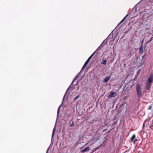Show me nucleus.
<instances>
[{
  "instance_id": "obj_1",
  "label": "nucleus",
  "mask_w": 153,
  "mask_h": 153,
  "mask_svg": "<svg viewBox=\"0 0 153 153\" xmlns=\"http://www.w3.org/2000/svg\"><path fill=\"white\" fill-rule=\"evenodd\" d=\"M137 5L136 4L134 7L132 9L131 11L126 16H125V19L126 17L129 15H131L132 16L131 18L137 16V14L136 13L137 12Z\"/></svg>"
},
{
  "instance_id": "obj_2",
  "label": "nucleus",
  "mask_w": 153,
  "mask_h": 153,
  "mask_svg": "<svg viewBox=\"0 0 153 153\" xmlns=\"http://www.w3.org/2000/svg\"><path fill=\"white\" fill-rule=\"evenodd\" d=\"M136 91L138 97L139 98L141 97L142 96L141 88L140 84H137L136 85Z\"/></svg>"
},
{
  "instance_id": "obj_3",
  "label": "nucleus",
  "mask_w": 153,
  "mask_h": 153,
  "mask_svg": "<svg viewBox=\"0 0 153 153\" xmlns=\"http://www.w3.org/2000/svg\"><path fill=\"white\" fill-rule=\"evenodd\" d=\"M132 86V85H131L129 88L128 87L126 90H125V93H127V94H125V95H128L130 93V91H132L131 88Z\"/></svg>"
},
{
  "instance_id": "obj_4",
  "label": "nucleus",
  "mask_w": 153,
  "mask_h": 153,
  "mask_svg": "<svg viewBox=\"0 0 153 153\" xmlns=\"http://www.w3.org/2000/svg\"><path fill=\"white\" fill-rule=\"evenodd\" d=\"M153 81V74H151L149 77L148 78V82L152 83Z\"/></svg>"
},
{
  "instance_id": "obj_5",
  "label": "nucleus",
  "mask_w": 153,
  "mask_h": 153,
  "mask_svg": "<svg viewBox=\"0 0 153 153\" xmlns=\"http://www.w3.org/2000/svg\"><path fill=\"white\" fill-rule=\"evenodd\" d=\"M136 137V135L135 134H134L131 139V141L134 143L136 141H137L138 140L136 139H135Z\"/></svg>"
},
{
  "instance_id": "obj_6",
  "label": "nucleus",
  "mask_w": 153,
  "mask_h": 153,
  "mask_svg": "<svg viewBox=\"0 0 153 153\" xmlns=\"http://www.w3.org/2000/svg\"><path fill=\"white\" fill-rule=\"evenodd\" d=\"M116 93L115 92L111 91L110 94L108 96V97L112 98V97H114L116 95Z\"/></svg>"
},
{
  "instance_id": "obj_7",
  "label": "nucleus",
  "mask_w": 153,
  "mask_h": 153,
  "mask_svg": "<svg viewBox=\"0 0 153 153\" xmlns=\"http://www.w3.org/2000/svg\"><path fill=\"white\" fill-rule=\"evenodd\" d=\"M90 149H90V148L88 146L87 147H86L83 150H82L81 151V152L82 153H83L85 152L89 151L90 150Z\"/></svg>"
},
{
  "instance_id": "obj_8",
  "label": "nucleus",
  "mask_w": 153,
  "mask_h": 153,
  "mask_svg": "<svg viewBox=\"0 0 153 153\" xmlns=\"http://www.w3.org/2000/svg\"><path fill=\"white\" fill-rule=\"evenodd\" d=\"M113 30L112 31V32L110 33V34L109 35L108 37L106 39H111L113 37Z\"/></svg>"
},
{
  "instance_id": "obj_9",
  "label": "nucleus",
  "mask_w": 153,
  "mask_h": 153,
  "mask_svg": "<svg viewBox=\"0 0 153 153\" xmlns=\"http://www.w3.org/2000/svg\"><path fill=\"white\" fill-rule=\"evenodd\" d=\"M151 85V83L147 82L146 83V88L147 90H149Z\"/></svg>"
},
{
  "instance_id": "obj_10",
  "label": "nucleus",
  "mask_w": 153,
  "mask_h": 153,
  "mask_svg": "<svg viewBox=\"0 0 153 153\" xmlns=\"http://www.w3.org/2000/svg\"><path fill=\"white\" fill-rule=\"evenodd\" d=\"M111 76H110L109 77H106L104 79L103 81L104 82H107L108 80L110 79Z\"/></svg>"
},
{
  "instance_id": "obj_11",
  "label": "nucleus",
  "mask_w": 153,
  "mask_h": 153,
  "mask_svg": "<svg viewBox=\"0 0 153 153\" xmlns=\"http://www.w3.org/2000/svg\"><path fill=\"white\" fill-rule=\"evenodd\" d=\"M81 73V72H80L79 73V74L76 76V77H75V78L73 80L72 83L71 84H73V83L74 82V81L76 79H77L78 78H79V75L80 74V73ZM71 85H70V86H69V87L68 88V89L67 90V91L68 90V89L71 87Z\"/></svg>"
},
{
  "instance_id": "obj_12",
  "label": "nucleus",
  "mask_w": 153,
  "mask_h": 153,
  "mask_svg": "<svg viewBox=\"0 0 153 153\" xmlns=\"http://www.w3.org/2000/svg\"><path fill=\"white\" fill-rule=\"evenodd\" d=\"M89 62H88V61H86L84 64V65L82 70L87 65H88V63Z\"/></svg>"
},
{
  "instance_id": "obj_13",
  "label": "nucleus",
  "mask_w": 153,
  "mask_h": 153,
  "mask_svg": "<svg viewBox=\"0 0 153 153\" xmlns=\"http://www.w3.org/2000/svg\"><path fill=\"white\" fill-rule=\"evenodd\" d=\"M107 60L105 59H103L102 60V62L101 64H103L104 65H105L107 62Z\"/></svg>"
},
{
  "instance_id": "obj_14",
  "label": "nucleus",
  "mask_w": 153,
  "mask_h": 153,
  "mask_svg": "<svg viewBox=\"0 0 153 153\" xmlns=\"http://www.w3.org/2000/svg\"><path fill=\"white\" fill-rule=\"evenodd\" d=\"M139 52L140 53H142L143 52V48H142V45L141 47H140L139 49Z\"/></svg>"
},
{
  "instance_id": "obj_15",
  "label": "nucleus",
  "mask_w": 153,
  "mask_h": 153,
  "mask_svg": "<svg viewBox=\"0 0 153 153\" xmlns=\"http://www.w3.org/2000/svg\"><path fill=\"white\" fill-rule=\"evenodd\" d=\"M102 144H101L100 146L95 148V150L93 152L99 149V147L102 146Z\"/></svg>"
},
{
  "instance_id": "obj_16",
  "label": "nucleus",
  "mask_w": 153,
  "mask_h": 153,
  "mask_svg": "<svg viewBox=\"0 0 153 153\" xmlns=\"http://www.w3.org/2000/svg\"><path fill=\"white\" fill-rule=\"evenodd\" d=\"M55 127L53 129V133H52V137L53 138V136H54V131L55 130Z\"/></svg>"
},
{
  "instance_id": "obj_17",
  "label": "nucleus",
  "mask_w": 153,
  "mask_h": 153,
  "mask_svg": "<svg viewBox=\"0 0 153 153\" xmlns=\"http://www.w3.org/2000/svg\"><path fill=\"white\" fill-rule=\"evenodd\" d=\"M131 28H132V27H131V26H130V28H129L128 29V30H126V31L125 32V33H126H126H127L128 32V31H129V30H131Z\"/></svg>"
},
{
  "instance_id": "obj_18",
  "label": "nucleus",
  "mask_w": 153,
  "mask_h": 153,
  "mask_svg": "<svg viewBox=\"0 0 153 153\" xmlns=\"http://www.w3.org/2000/svg\"><path fill=\"white\" fill-rule=\"evenodd\" d=\"M80 96L79 95H78V96H77V97H76L75 98H74L73 99V100L74 101H76L77 99Z\"/></svg>"
},
{
  "instance_id": "obj_19",
  "label": "nucleus",
  "mask_w": 153,
  "mask_h": 153,
  "mask_svg": "<svg viewBox=\"0 0 153 153\" xmlns=\"http://www.w3.org/2000/svg\"><path fill=\"white\" fill-rule=\"evenodd\" d=\"M148 25V24H146V26H145V30H150V29L149 28H148V27H146V26H147V25Z\"/></svg>"
},
{
  "instance_id": "obj_20",
  "label": "nucleus",
  "mask_w": 153,
  "mask_h": 153,
  "mask_svg": "<svg viewBox=\"0 0 153 153\" xmlns=\"http://www.w3.org/2000/svg\"><path fill=\"white\" fill-rule=\"evenodd\" d=\"M153 37H152L148 41V43L150 42L153 39Z\"/></svg>"
},
{
  "instance_id": "obj_21",
  "label": "nucleus",
  "mask_w": 153,
  "mask_h": 153,
  "mask_svg": "<svg viewBox=\"0 0 153 153\" xmlns=\"http://www.w3.org/2000/svg\"><path fill=\"white\" fill-rule=\"evenodd\" d=\"M124 21V18L122 19V20L119 23V25H118V26H119L120 25L121 23L122 22H123Z\"/></svg>"
},
{
  "instance_id": "obj_22",
  "label": "nucleus",
  "mask_w": 153,
  "mask_h": 153,
  "mask_svg": "<svg viewBox=\"0 0 153 153\" xmlns=\"http://www.w3.org/2000/svg\"><path fill=\"white\" fill-rule=\"evenodd\" d=\"M74 123L73 122L70 125V126L71 127H73L74 126Z\"/></svg>"
},
{
  "instance_id": "obj_23",
  "label": "nucleus",
  "mask_w": 153,
  "mask_h": 153,
  "mask_svg": "<svg viewBox=\"0 0 153 153\" xmlns=\"http://www.w3.org/2000/svg\"><path fill=\"white\" fill-rule=\"evenodd\" d=\"M120 142H123V139L122 138V137H120Z\"/></svg>"
},
{
  "instance_id": "obj_24",
  "label": "nucleus",
  "mask_w": 153,
  "mask_h": 153,
  "mask_svg": "<svg viewBox=\"0 0 153 153\" xmlns=\"http://www.w3.org/2000/svg\"><path fill=\"white\" fill-rule=\"evenodd\" d=\"M61 106V105H60L58 109V111H57V114H58L59 113V111L60 110V106Z\"/></svg>"
},
{
  "instance_id": "obj_25",
  "label": "nucleus",
  "mask_w": 153,
  "mask_h": 153,
  "mask_svg": "<svg viewBox=\"0 0 153 153\" xmlns=\"http://www.w3.org/2000/svg\"><path fill=\"white\" fill-rule=\"evenodd\" d=\"M123 27V25H121L119 28L120 30H122V29Z\"/></svg>"
},
{
  "instance_id": "obj_26",
  "label": "nucleus",
  "mask_w": 153,
  "mask_h": 153,
  "mask_svg": "<svg viewBox=\"0 0 153 153\" xmlns=\"http://www.w3.org/2000/svg\"><path fill=\"white\" fill-rule=\"evenodd\" d=\"M143 62H141V63H140V66H142V65H143Z\"/></svg>"
},
{
  "instance_id": "obj_27",
  "label": "nucleus",
  "mask_w": 153,
  "mask_h": 153,
  "mask_svg": "<svg viewBox=\"0 0 153 153\" xmlns=\"http://www.w3.org/2000/svg\"><path fill=\"white\" fill-rule=\"evenodd\" d=\"M96 51L94 52L91 55L92 57H93Z\"/></svg>"
},
{
  "instance_id": "obj_28",
  "label": "nucleus",
  "mask_w": 153,
  "mask_h": 153,
  "mask_svg": "<svg viewBox=\"0 0 153 153\" xmlns=\"http://www.w3.org/2000/svg\"><path fill=\"white\" fill-rule=\"evenodd\" d=\"M129 152H130L131 153V152H129V150H128V151H125V153H128Z\"/></svg>"
},
{
  "instance_id": "obj_29",
  "label": "nucleus",
  "mask_w": 153,
  "mask_h": 153,
  "mask_svg": "<svg viewBox=\"0 0 153 153\" xmlns=\"http://www.w3.org/2000/svg\"><path fill=\"white\" fill-rule=\"evenodd\" d=\"M150 128H151V129H153V126L152 125H151L150 126Z\"/></svg>"
},
{
  "instance_id": "obj_30",
  "label": "nucleus",
  "mask_w": 153,
  "mask_h": 153,
  "mask_svg": "<svg viewBox=\"0 0 153 153\" xmlns=\"http://www.w3.org/2000/svg\"><path fill=\"white\" fill-rule=\"evenodd\" d=\"M152 106L151 105H150L149 106V109L150 110H151L152 109Z\"/></svg>"
},
{
  "instance_id": "obj_31",
  "label": "nucleus",
  "mask_w": 153,
  "mask_h": 153,
  "mask_svg": "<svg viewBox=\"0 0 153 153\" xmlns=\"http://www.w3.org/2000/svg\"><path fill=\"white\" fill-rule=\"evenodd\" d=\"M146 123V122L145 121L144 123H143V127H144L145 126V123Z\"/></svg>"
},
{
  "instance_id": "obj_32",
  "label": "nucleus",
  "mask_w": 153,
  "mask_h": 153,
  "mask_svg": "<svg viewBox=\"0 0 153 153\" xmlns=\"http://www.w3.org/2000/svg\"><path fill=\"white\" fill-rule=\"evenodd\" d=\"M92 57L91 56L89 57V59H91V58Z\"/></svg>"
},
{
  "instance_id": "obj_33",
  "label": "nucleus",
  "mask_w": 153,
  "mask_h": 153,
  "mask_svg": "<svg viewBox=\"0 0 153 153\" xmlns=\"http://www.w3.org/2000/svg\"><path fill=\"white\" fill-rule=\"evenodd\" d=\"M90 60L91 59H90L88 58L87 61H88V62H89Z\"/></svg>"
},
{
  "instance_id": "obj_34",
  "label": "nucleus",
  "mask_w": 153,
  "mask_h": 153,
  "mask_svg": "<svg viewBox=\"0 0 153 153\" xmlns=\"http://www.w3.org/2000/svg\"><path fill=\"white\" fill-rule=\"evenodd\" d=\"M107 130V129H104V130H103V132H105V131H106Z\"/></svg>"
},
{
  "instance_id": "obj_35",
  "label": "nucleus",
  "mask_w": 153,
  "mask_h": 153,
  "mask_svg": "<svg viewBox=\"0 0 153 153\" xmlns=\"http://www.w3.org/2000/svg\"><path fill=\"white\" fill-rule=\"evenodd\" d=\"M131 53H129V55H128V56H129V57H131Z\"/></svg>"
},
{
  "instance_id": "obj_36",
  "label": "nucleus",
  "mask_w": 153,
  "mask_h": 153,
  "mask_svg": "<svg viewBox=\"0 0 153 153\" xmlns=\"http://www.w3.org/2000/svg\"><path fill=\"white\" fill-rule=\"evenodd\" d=\"M48 149L46 152V153H48Z\"/></svg>"
},
{
  "instance_id": "obj_37",
  "label": "nucleus",
  "mask_w": 153,
  "mask_h": 153,
  "mask_svg": "<svg viewBox=\"0 0 153 153\" xmlns=\"http://www.w3.org/2000/svg\"><path fill=\"white\" fill-rule=\"evenodd\" d=\"M128 22V21H127V20L126 21V22H125V23H126V24L127 23L126 22Z\"/></svg>"
},
{
  "instance_id": "obj_38",
  "label": "nucleus",
  "mask_w": 153,
  "mask_h": 153,
  "mask_svg": "<svg viewBox=\"0 0 153 153\" xmlns=\"http://www.w3.org/2000/svg\"><path fill=\"white\" fill-rule=\"evenodd\" d=\"M106 140H105L104 141L103 143H105V141H106Z\"/></svg>"
},
{
  "instance_id": "obj_39",
  "label": "nucleus",
  "mask_w": 153,
  "mask_h": 153,
  "mask_svg": "<svg viewBox=\"0 0 153 153\" xmlns=\"http://www.w3.org/2000/svg\"><path fill=\"white\" fill-rule=\"evenodd\" d=\"M112 129H111L110 130V131H108V132H110L111 131V130Z\"/></svg>"
},
{
  "instance_id": "obj_40",
  "label": "nucleus",
  "mask_w": 153,
  "mask_h": 153,
  "mask_svg": "<svg viewBox=\"0 0 153 153\" xmlns=\"http://www.w3.org/2000/svg\"><path fill=\"white\" fill-rule=\"evenodd\" d=\"M125 100L126 99V97H125Z\"/></svg>"
},
{
  "instance_id": "obj_41",
  "label": "nucleus",
  "mask_w": 153,
  "mask_h": 153,
  "mask_svg": "<svg viewBox=\"0 0 153 153\" xmlns=\"http://www.w3.org/2000/svg\"><path fill=\"white\" fill-rule=\"evenodd\" d=\"M125 67L126 66V65L125 64Z\"/></svg>"
},
{
  "instance_id": "obj_42",
  "label": "nucleus",
  "mask_w": 153,
  "mask_h": 153,
  "mask_svg": "<svg viewBox=\"0 0 153 153\" xmlns=\"http://www.w3.org/2000/svg\"><path fill=\"white\" fill-rule=\"evenodd\" d=\"M124 88H123V90H124Z\"/></svg>"
},
{
  "instance_id": "obj_43",
  "label": "nucleus",
  "mask_w": 153,
  "mask_h": 153,
  "mask_svg": "<svg viewBox=\"0 0 153 153\" xmlns=\"http://www.w3.org/2000/svg\"><path fill=\"white\" fill-rule=\"evenodd\" d=\"M125 147H126V146H125Z\"/></svg>"
},
{
  "instance_id": "obj_44",
  "label": "nucleus",
  "mask_w": 153,
  "mask_h": 153,
  "mask_svg": "<svg viewBox=\"0 0 153 153\" xmlns=\"http://www.w3.org/2000/svg\"><path fill=\"white\" fill-rule=\"evenodd\" d=\"M128 153H131L130 152Z\"/></svg>"
}]
</instances>
